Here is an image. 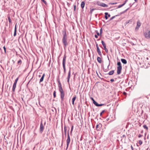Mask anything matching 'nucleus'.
<instances>
[{"label": "nucleus", "instance_id": "52", "mask_svg": "<svg viewBox=\"0 0 150 150\" xmlns=\"http://www.w3.org/2000/svg\"><path fill=\"white\" fill-rule=\"evenodd\" d=\"M62 139H63V131H62Z\"/></svg>", "mask_w": 150, "mask_h": 150}, {"label": "nucleus", "instance_id": "54", "mask_svg": "<svg viewBox=\"0 0 150 150\" xmlns=\"http://www.w3.org/2000/svg\"><path fill=\"white\" fill-rule=\"evenodd\" d=\"M138 0H134V1L135 2H137Z\"/></svg>", "mask_w": 150, "mask_h": 150}, {"label": "nucleus", "instance_id": "35", "mask_svg": "<svg viewBox=\"0 0 150 150\" xmlns=\"http://www.w3.org/2000/svg\"><path fill=\"white\" fill-rule=\"evenodd\" d=\"M18 78H19V77H18L17 78L16 80H15V81H14V82H16V83H17V81L18 79Z\"/></svg>", "mask_w": 150, "mask_h": 150}, {"label": "nucleus", "instance_id": "25", "mask_svg": "<svg viewBox=\"0 0 150 150\" xmlns=\"http://www.w3.org/2000/svg\"><path fill=\"white\" fill-rule=\"evenodd\" d=\"M22 61L21 59H20L18 60V61L17 64L19 65H20L21 63H22Z\"/></svg>", "mask_w": 150, "mask_h": 150}, {"label": "nucleus", "instance_id": "10", "mask_svg": "<svg viewBox=\"0 0 150 150\" xmlns=\"http://www.w3.org/2000/svg\"><path fill=\"white\" fill-rule=\"evenodd\" d=\"M102 127V124H101L99 123L98 125H97L96 126V128L98 130H99Z\"/></svg>", "mask_w": 150, "mask_h": 150}, {"label": "nucleus", "instance_id": "47", "mask_svg": "<svg viewBox=\"0 0 150 150\" xmlns=\"http://www.w3.org/2000/svg\"><path fill=\"white\" fill-rule=\"evenodd\" d=\"M74 10L75 11L76 10V5H74Z\"/></svg>", "mask_w": 150, "mask_h": 150}, {"label": "nucleus", "instance_id": "45", "mask_svg": "<svg viewBox=\"0 0 150 150\" xmlns=\"http://www.w3.org/2000/svg\"><path fill=\"white\" fill-rule=\"evenodd\" d=\"M124 95H127V93L125 92H124L123 93Z\"/></svg>", "mask_w": 150, "mask_h": 150}, {"label": "nucleus", "instance_id": "2", "mask_svg": "<svg viewBox=\"0 0 150 150\" xmlns=\"http://www.w3.org/2000/svg\"><path fill=\"white\" fill-rule=\"evenodd\" d=\"M62 34L63 37L62 39V42L64 45V47L65 48L68 45L67 42V36L66 31L65 30L63 31Z\"/></svg>", "mask_w": 150, "mask_h": 150}, {"label": "nucleus", "instance_id": "34", "mask_svg": "<svg viewBox=\"0 0 150 150\" xmlns=\"http://www.w3.org/2000/svg\"><path fill=\"white\" fill-rule=\"evenodd\" d=\"M45 4H46L47 2L45 0H41Z\"/></svg>", "mask_w": 150, "mask_h": 150}, {"label": "nucleus", "instance_id": "58", "mask_svg": "<svg viewBox=\"0 0 150 150\" xmlns=\"http://www.w3.org/2000/svg\"><path fill=\"white\" fill-rule=\"evenodd\" d=\"M97 74H98L97 73ZM98 75V76L99 77H100V76H99Z\"/></svg>", "mask_w": 150, "mask_h": 150}, {"label": "nucleus", "instance_id": "26", "mask_svg": "<svg viewBox=\"0 0 150 150\" xmlns=\"http://www.w3.org/2000/svg\"><path fill=\"white\" fill-rule=\"evenodd\" d=\"M143 127L144 129H146L147 130L148 129V127L145 125H143Z\"/></svg>", "mask_w": 150, "mask_h": 150}, {"label": "nucleus", "instance_id": "46", "mask_svg": "<svg viewBox=\"0 0 150 150\" xmlns=\"http://www.w3.org/2000/svg\"><path fill=\"white\" fill-rule=\"evenodd\" d=\"M95 38H98V35H95Z\"/></svg>", "mask_w": 150, "mask_h": 150}, {"label": "nucleus", "instance_id": "56", "mask_svg": "<svg viewBox=\"0 0 150 150\" xmlns=\"http://www.w3.org/2000/svg\"><path fill=\"white\" fill-rule=\"evenodd\" d=\"M148 149H149V147H148V148L146 149V150H148Z\"/></svg>", "mask_w": 150, "mask_h": 150}, {"label": "nucleus", "instance_id": "3", "mask_svg": "<svg viewBox=\"0 0 150 150\" xmlns=\"http://www.w3.org/2000/svg\"><path fill=\"white\" fill-rule=\"evenodd\" d=\"M117 73L118 74H120L121 73V71L122 69V67L121 66V62H118L117 63Z\"/></svg>", "mask_w": 150, "mask_h": 150}, {"label": "nucleus", "instance_id": "16", "mask_svg": "<svg viewBox=\"0 0 150 150\" xmlns=\"http://www.w3.org/2000/svg\"><path fill=\"white\" fill-rule=\"evenodd\" d=\"M121 61L123 63L125 64L127 63V60L125 59H121Z\"/></svg>", "mask_w": 150, "mask_h": 150}, {"label": "nucleus", "instance_id": "28", "mask_svg": "<svg viewBox=\"0 0 150 150\" xmlns=\"http://www.w3.org/2000/svg\"><path fill=\"white\" fill-rule=\"evenodd\" d=\"M8 21L10 23H12V21H11V18L10 17V16H8Z\"/></svg>", "mask_w": 150, "mask_h": 150}, {"label": "nucleus", "instance_id": "1", "mask_svg": "<svg viewBox=\"0 0 150 150\" xmlns=\"http://www.w3.org/2000/svg\"><path fill=\"white\" fill-rule=\"evenodd\" d=\"M57 81L58 83V86L59 90L60 93L61 98L62 101H63L64 96V93L61 84L59 79H58Z\"/></svg>", "mask_w": 150, "mask_h": 150}, {"label": "nucleus", "instance_id": "42", "mask_svg": "<svg viewBox=\"0 0 150 150\" xmlns=\"http://www.w3.org/2000/svg\"><path fill=\"white\" fill-rule=\"evenodd\" d=\"M108 6L107 5L104 4V7H107Z\"/></svg>", "mask_w": 150, "mask_h": 150}, {"label": "nucleus", "instance_id": "12", "mask_svg": "<svg viewBox=\"0 0 150 150\" xmlns=\"http://www.w3.org/2000/svg\"><path fill=\"white\" fill-rule=\"evenodd\" d=\"M105 18L106 20L108 19V18H109L110 17V14H108V13L106 12L105 13Z\"/></svg>", "mask_w": 150, "mask_h": 150}, {"label": "nucleus", "instance_id": "21", "mask_svg": "<svg viewBox=\"0 0 150 150\" xmlns=\"http://www.w3.org/2000/svg\"><path fill=\"white\" fill-rule=\"evenodd\" d=\"M97 60L98 61L99 63H101L102 62V60L101 58L99 57H98L97 58Z\"/></svg>", "mask_w": 150, "mask_h": 150}, {"label": "nucleus", "instance_id": "22", "mask_svg": "<svg viewBox=\"0 0 150 150\" xmlns=\"http://www.w3.org/2000/svg\"><path fill=\"white\" fill-rule=\"evenodd\" d=\"M16 25L15 27V28L14 32V35H13L14 36H15L16 35Z\"/></svg>", "mask_w": 150, "mask_h": 150}, {"label": "nucleus", "instance_id": "27", "mask_svg": "<svg viewBox=\"0 0 150 150\" xmlns=\"http://www.w3.org/2000/svg\"><path fill=\"white\" fill-rule=\"evenodd\" d=\"M73 126H72V127H71V130L70 132V135H72V132L73 131Z\"/></svg>", "mask_w": 150, "mask_h": 150}, {"label": "nucleus", "instance_id": "43", "mask_svg": "<svg viewBox=\"0 0 150 150\" xmlns=\"http://www.w3.org/2000/svg\"><path fill=\"white\" fill-rule=\"evenodd\" d=\"M103 113V110H102L100 113V115L101 116L102 114Z\"/></svg>", "mask_w": 150, "mask_h": 150}, {"label": "nucleus", "instance_id": "44", "mask_svg": "<svg viewBox=\"0 0 150 150\" xmlns=\"http://www.w3.org/2000/svg\"><path fill=\"white\" fill-rule=\"evenodd\" d=\"M3 48L4 49V51H5V52H6V48L5 47V46H4V47H3Z\"/></svg>", "mask_w": 150, "mask_h": 150}, {"label": "nucleus", "instance_id": "37", "mask_svg": "<svg viewBox=\"0 0 150 150\" xmlns=\"http://www.w3.org/2000/svg\"><path fill=\"white\" fill-rule=\"evenodd\" d=\"M103 105V104H98V105H97V106H102Z\"/></svg>", "mask_w": 150, "mask_h": 150}, {"label": "nucleus", "instance_id": "57", "mask_svg": "<svg viewBox=\"0 0 150 150\" xmlns=\"http://www.w3.org/2000/svg\"><path fill=\"white\" fill-rule=\"evenodd\" d=\"M122 136H123V137H125V135H123Z\"/></svg>", "mask_w": 150, "mask_h": 150}, {"label": "nucleus", "instance_id": "38", "mask_svg": "<svg viewBox=\"0 0 150 150\" xmlns=\"http://www.w3.org/2000/svg\"><path fill=\"white\" fill-rule=\"evenodd\" d=\"M102 28H101L100 30V34H101L102 33L103 30H102Z\"/></svg>", "mask_w": 150, "mask_h": 150}, {"label": "nucleus", "instance_id": "40", "mask_svg": "<svg viewBox=\"0 0 150 150\" xmlns=\"http://www.w3.org/2000/svg\"><path fill=\"white\" fill-rule=\"evenodd\" d=\"M110 81H111V82H113L114 81V79H111L110 80Z\"/></svg>", "mask_w": 150, "mask_h": 150}, {"label": "nucleus", "instance_id": "41", "mask_svg": "<svg viewBox=\"0 0 150 150\" xmlns=\"http://www.w3.org/2000/svg\"><path fill=\"white\" fill-rule=\"evenodd\" d=\"M142 135L141 134H139V135H138V137L139 138H140L141 137H142Z\"/></svg>", "mask_w": 150, "mask_h": 150}, {"label": "nucleus", "instance_id": "7", "mask_svg": "<svg viewBox=\"0 0 150 150\" xmlns=\"http://www.w3.org/2000/svg\"><path fill=\"white\" fill-rule=\"evenodd\" d=\"M67 149L69 146V144L70 143V138L69 136H67Z\"/></svg>", "mask_w": 150, "mask_h": 150}, {"label": "nucleus", "instance_id": "50", "mask_svg": "<svg viewBox=\"0 0 150 150\" xmlns=\"http://www.w3.org/2000/svg\"><path fill=\"white\" fill-rule=\"evenodd\" d=\"M127 0H126L125 1V3H125H125H126V2H127Z\"/></svg>", "mask_w": 150, "mask_h": 150}, {"label": "nucleus", "instance_id": "51", "mask_svg": "<svg viewBox=\"0 0 150 150\" xmlns=\"http://www.w3.org/2000/svg\"><path fill=\"white\" fill-rule=\"evenodd\" d=\"M130 21H131V20H129V21L128 22H126V23L127 24L128 23H129V22Z\"/></svg>", "mask_w": 150, "mask_h": 150}, {"label": "nucleus", "instance_id": "55", "mask_svg": "<svg viewBox=\"0 0 150 150\" xmlns=\"http://www.w3.org/2000/svg\"><path fill=\"white\" fill-rule=\"evenodd\" d=\"M38 77H41V75H39L38 76Z\"/></svg>", "mask_w": 150, "mask_h": 150}, {"label": "nucleus", "instance_id": "13", "mask_svg": "<svg viewBox=\"0 0 150 150\" xmlns=\"http://www.w3.org/2000/svg\"><path fill=\"white\" fill-rule=\"evenodd\" d=\"M17 83L14 82L13 86L12 91L14 92L15 91V89L16 87Z\"/></svg>", "mask_w": 150, "mask_h": 150}, {"label": "nucleus", "instance_id": "14", "mask_svg": "<svg viewBox=\"0 0 150 150\" xmlns=\"http://www.w3.org/2000/svg\"><path fill=\"white\" fill-rule=\"evenodd\" d=\"M96 4L97 5L103 7V3L100 2V1H98Z\"/></svg>", "mask_w": 150, "mask_h": 150}, {"label": "nucleus", "instance_id": "18", "mask_svg": "<svg viewBox=\"0 0 150 150\" xmlns=\"http://www.w3.org/2000/svg\"><path fill=\"white\" fill-rule=\"evenodd\" d=\"M76 96H75L73 97L72 99V104L73 105H74V101L76 99Z\"/></svg>", "mask_w": 150, "mask_h": 150}, {"label": "nucleus", "instance_id": "32", "mask_svg": "<svg viewBox=\"0 0 150 150\" xmlns=\"http://www.w3.org/2000/svg\"><path fill=\"white\" fill-rule=\"evenodd\" d=\"M124 5H125V3H123V4H122V5H120L118 6V8H120L122 7V6Z\"/></svg>", "mask_w": 150, "mask_h": 150}, {"label": "nucleus", "instance_id": "4", "mask_svg": "<svg viewBox=\"0 0 150 150\" xmlns=\"http://www.w3.org/2000/svg\"><path fill=\"white\" fill-rule=\"evenodd\" d=\"M66 58V55H65L63 57L62 61V65L64 69V72L65 74L66 73V69L65 67Z\"/></svg>", "mask_w": 150, "mask_h": 150}, {"label": "nucleus", "instance_id": "17", "mask_svg": "<svg viewBox=\"0 0 150 150\" xmlns=\"http://www.w3.org/2000/svg\"><path fill=\"white\" fill-rule=\"evenodd\" d=\"M85 3L84 1H82L81 4V6L82 8H83L85 6Z\"/></svg>", "mask_w": 150, "mask_h": 150}, {"label": "nucleus", "instance_id": "29", "mask_svg": "<svg viewBox=\"0 0 150 150\" xmlns=\"http://www.w3.org/2000/svg\"><path fill=\"white\" fill-rule=\"evenodd\" d=\"M93 103L96 106H97V105H98V103L97 102H96L95 100H93Z\"/></svg>", "mask_w": 150, "mask_h": 150}, {"label": "nucleus", "instance_id": "15", "mask_svg": "<svg viewBox=\"0 0 150 150\" xmlns=\"http://www.w3.org/2000/svg\"><path fill=\"white\" fill-rule=\"evenodd\" d=\"M45 75V73L43 74L42 76L41 77V78H40V82H39L40 83L42 82L43 81L44 78V77Z\"/></svg>", "mask_w": 150, "mask_h": 150}, {"label": "nucleus", "instance_id": "23", "mask_svg": "<svg viewBox=\"0 0 150 150\" xmlns=\"http://www.w3.org/2000/svg\"><path fill=\"white\" fill-rule=\"evenodd\" d=\"M142 141L141 140H140L139 141V142H138V144H139V145L137 144V146H139L141 145L142 144Z\"/></svg>", "mask_w": 150, "mask_h": 150}, {"label": "nucleus", "instance_id": "5", "mask_svg": "<svg viewBox=\"0 0 150 150\" xmlns=\"http://www.w3.org/2000/svg\"><path fill=\"white\" fill-rule=\"evenodd\" d=\"M44 129V127L43 125L42 122H41L40 124V128L39 130L40 132L41 133H42V132Z\"/></svg>", "mask_w": 150, "mask_h": 150}, {"label": "nucleus", "instance_id": "36", "mask_svg": "<svg viewBox=\"0 0 150 150\" xmlns=\"http://www.w3.org/2000/svg\"><path fill=\"white\" fill-rule=\"evenodd\" d=\"M69 129L68 130L67 133V136H69Z\"/></svg>", "mask_w": 150, "mask_h": 150}, {"label": "nucleus", "instance_id": "19", "mask_svg": "<svg viewBox=\"0 0 150 150\" xmlns=\"http://www.w3.org/2000/svg\"><path fill=\"white\" fill-rule=\"evenodd\" d=\"M67 128L65 126L64 127V133L65 137H66L67 136Z\"/></svg>", "mask_w": 150, "mask_h": 150}, {"label": "nucleus", "instance_id": "9", "mask_svg": "<svg viewBox=\"0 0 150 150\" xmlns=\"http://www.w3.org/2000/svg\"><path fill=\"white\" fill-rule=\"evenodd\" d=\"M70 74H71V68H69V70L68 72V76L67 78V82L69 83V79L70 77Z\"/></svg>", "mask_w": 150, "mask_h": 150}, {"label": "nucleus", "instance_id": "48", "mask_svg": "<svg viewBox=\"0 0 150 150\" xmlns=\"http://www.w3.org/2000/svg\"><path fill=\"white\" fill-rule=\"evenodd\" d=\"M101 43H102V44L103 45V40H101Z\"/></svg>", "mask_w": 150, "mask_h": 150}, {"label": "nucleus", "instance_id": "6", "mask_svg": "<svg viewBox=\"0 0 150 150\" xmlns=\"http://www.w3.org/2000/svg\"><path fill=\"white\" fill-rule=\"evenodd\" d=\"M144 35L146 38H150V30L149 31L148 33H144Z\"/></svg>", "mask_w": 150, "mask_h": 150}, {"label": "nucleus", "instance_id": "30", "mask_svg": "<svg viewBox=\"0 0 150 150\" xmlns=\"http://www.w3.org/2000/svg\"><path fill=\"white\" fill-rule=\"evenodd\" d=\"M117 16V15H116V16H114L112 17L111 18H110V19L109 20V21H110L112 20L113 19H114L115 17V16Z\"/></svg>", "mask_w": 150, "mask_h": 150}, {"label": "nucleus", "instance_id": "39", "mask_svg": "<svg viewBox=\"0 0 150 150\" xmlns=\"http://www.w3.org/2000/svg\"><path fill=\"white\" fill-rule=\"evenodd\" d=\"M94 10L93 8L91 9L90 11V13H91Z\"/></svg>", "mask_w": 150, "mask_h": 150}, {"label": "nucleus", "instance_id": "11", "mask_svg": "<svg viewBox=\"0 0 150 150\" xmlns=\"http://www.w3.org/2000/svg\"><path fill=\"white\" fill-rule=\"evenodd\" d=\"M96 46L97 48V52L99 55L101 56L102 55L101 52L97 44L96 45Z\"/></svg>", "mask_w": 150, "mask_h": 150}, {"label": "nucleus", "instance_id": "20", "mask_svg": "<svg viewBox=\"0 0 150 150\" xmlns=\"http://www.w3.org/2000/svg\"><path fill=\"white\" fill-rule=\"evenodd\" d=\"M104 50H105V52L106 53H108V50L106 48L105 45L104 43Z\"/></svg>", "mask_w": 150, "mask_h": 150}, {"label": "nucleus", "instance_id": "8", "mask_svg": "<svg viewBox=\"0 0 150 150\" xmlns=\"http://www.w3.org/2000/svg\"><path fill=\"white\" fill-rule=\"evenodd\" d=\"M141 25V23L139 20L138 21L137 23V25L135 29H139V28L140 27Z\"/></svg>", "mask_w": 150, "mask_h": 150}, {"label": "nucleus", "instance_id": "33", "mask_svg": "<svg viewBox=\"0 0 150 150\" xmlns=\"http://www.w3.org/2000/svg\"><path fill=\"white\" fill-rule=\"evenodd\" d=\"M117 4V2H115V3H109V4H111V5H114L115 4Z\"/></svg>", "mask_w": 150, "mask_h": 150}, {"label": "nucleus", "instance_id": "49", "mask_svg": "<svg viewBox=\"0 0 150 150\" xmlns=\"http://www.w3.org/2000/svg\"><path fill=\"white\" fill-rule=\"evenodd\" d=\"M91 99L92 100L93 102V100H94V99L92 97L91 98Z\"/></svg>", "mask_w": 150, "mask_h": 150}, {"label": "nucleus", "instance_id": "31", "mask_svg": "<svg viewBox=\"0 0 150 150\" xmlns=\"http://www.w3.org/2000/svg\"><path fill=\"white\" fill-rule=\"evenodd\" d=\"M56 92L55 91H54L53 92V96L54 98H55L56 97Z\"/></svg>", "mask_w": 150, "mask_h": 150}, {"label": "nucleus", "instance_id": "53", "mask_svg": "<svg viewBox=\"0 0 150 150\" xmlns=\"http://www.w3.org/2000/svg\"><path fill=\"white\" fill-rule=\"evenodd\" d=\"M97 33V35H99V36L100 35V34H99V33Z\"/></svg>", "mask_w": 150, "mask_h": 150}, {"label": "nucleus", "instance_id": "24", "mask_svg": "<svg viewBox=\"0 0 150 150\" xmlns=\"http://www.w3.org/2000/svg\"><path fill=\"white\" fill-rule=\"evenodd\" d=\"M114 73V70H112V71H110L109 73H108V74L109 75H112V74H113Z\"/></svg>", "mask_w": 150, "mask_h": 150}]
</instances>
